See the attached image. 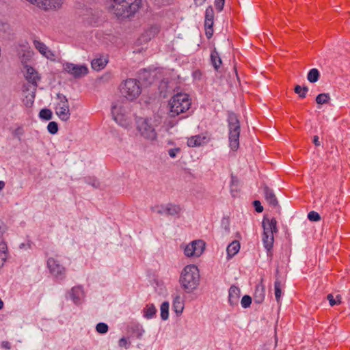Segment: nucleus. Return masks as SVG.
I'll return each mask as SVG.
<instances>
[{"label": "nucleus", "instance_id": "f257e3e1", "mask_svg": "<svg viewBox=\"0 0 350 350\" xmlns=\"http://www.w3.org/2000/svg\"><path fill=\"white\" fill-rule=\"evenodd\" d=\"M142 0H113L111 10L118 18L133 16L142 7Z\"/></svg>", "mask_w": 350, "mask_h": 350}, {"label": "nucleus", "instance_id": "f03ea898", "mask_svg": "<svg viewBox=\"0 0 350 350\" xmlns=\"http://www.w3.org/2000/svg\"><path fill=\"white\" fill-rule=\"evenodd\" d=\"M111 114L113 119L122 127H131L133 119L127 103H124L120 100L114 102L111 106Z\"/></svg>", "mask_w": 350, "mask_h": 350}, {"label": "nucleus", "instance_id": "7ed1b4c3", "mask_svg": "<svg viewBox=\"0 0 350 350\" xmlns=\"http://www.w3.org/2000/svg\"><path fill=\"white\" fill-rule=\"evenodd\" d=\"M180 284L187 292L191 293L199 285L200 273L198 267L193 265H187L181 272Z\"/></svg>", "mask_w": 350, "mask_h": 350}, {"label": "nucleus", "instance_id": "20e7f679", "mask_svg": "<svg viewBox=\"0 0 350 350\" xmlns=\"http://www.w3.org/2000/svg\"><path fill=\"white\" fill-rule=\"evenodd\" d=\"M191 105V102L188 94L178 93L174 95L169 102L170 116L174 117L186 112L190 108Z\"/></svg>", "mask_w": 350, "mask_h": 350}, {"label": "nucleus", "instance_id": "39448f33", "mask_svg": "<svg viewBox=\"0 0 350 350\" xmlns=\"http://www.w3.org/2000/svg\"><path fill=\"white\" fill-rule=\"evenodd\" d=\"M262 226L263 228V234L262 237L263 245L266 250L269 252L273 245V234L278 232L277 221L273 217L271 219L264 217Z\"/></svg>", "mask_w": 350, "mask_h": 350}, {"label": "nucleus", "instance_id": "423d86ee", "mask_svg": "<svg viewBox=\"0 0 350 350\" xmlns=\"http://www.w3.org/2000/svg\"><path fill=\"white\" fill-rule=\"evenodd\" d=\"M229 130V146L232 150H237L239 147V136L241 132L240 122L237 116L230 112L228 117Z\"/></svg>", "mask_w": 350, "mask_h": 350}, {"label": "nucleus", "instance_id": "0eeeda50", "mask_svg": "<svg viewBox=\"0 0 350 350\" xmlns=\"http://www.w3.org/2000/svg\"><path fill=\"white\" fill-rule=\"evenodd\" d=\"M120 92L129 100L136 99L142 92L139 81L135 79L125 80L120 85Z\"/></svg>", "mask_w": 350, "mask_h": 350}, {"label": "nucleus", "instance_id": "6e6552de", "mask_svg": "<svg viewBox=\"0 0 350 350\" xmlns=\"http://www.w3.org/2000/svg\"><path fill=\"white\" fill-rule=\"evenodd\" d=\"M136 130L139 135L147 140L153 141L157 139V132L152 124L151 119L144 118H136Z\"/></svg>", "mask_w": 350, "mask_h": 350}, {"label": "nucleus", "instance_id": "1a4fd4ad", "mask_svg": "<svg viewBox=\"0 0 350 350\" xmlns=\"http://www.w3.org/2000/svg\"><path fill=\"white\" fill-rule=\"evenodd\" d=\"M57 97L59 101L55 107V113L62 121H67L70 117L68 100L62 94H57Z\"/></svg>", "mask_w": 350, "mask_h": 350}, {"label": "nucleus", "instance_id": "9d476101", "mask_svg": "<svg viewBox=\"0 0 350 350\" xmlns=\"http://www.w3.org/2000/svg\"><path fill=\"white\" fill-rule=\"evenodd\" d=\"M64 70L78 79L85 76L88 73V68L85 65H78L66 62L63 64Z\"/></svg>", "mask_w": 350, "mask_h": 350}, {"label": "nucleus", "instance_id": "9b49d317", "mask_svg": "<svg viewBox=\"0 0 350 350\" xmlns=\"http://www.w3.org/2000/svg\"><path fill=\"white\" fill-rule=\"evenodd\" d=\"M47 267L50 273L57 280H62L66 277V269L58 260L53 258L47 260Z\"/></svg>", "mask_w": 350, "mask_h": 350}, {"label": "nucleus", "instance_id": "f8f14e48", "mask_svg": "<svg viewBox=\"0 0 350 350\" xmlns=\"http://www.w3.org/2000/svg\"><path fill=\"white\" fill-rule=\"evenodd\" d=\"M205 243L202 240H196L184 249L185 255L188 257H199L204 252Z\"/></svg>", "mask_w": 350, "mask_h": 350}, {"label": "nucleus", "instance_id": "ddd939ff", "mask_svg": "<svg viewBox=\"0 0 350 350\" xmlns=\"http://www.w3.org/2000/svg\"><path fill=\"white\" fill-rule=\"evenodd\" d=\"M214 24V10L211 6L206 8L205 12L204 27L206 36L208 38H211L213 33V26Z\"/></svg>", "mask_w": 350, "mask_h": 350}, {"label": "nucleus", "instance_id": "4468645a", "mask_svg": "<svg viewBox=\"0 0 350 350\" xmlns=\"http://www.w3.org/2000/svg\"><path fill=\"white\" fill-rule=\"evenodd\" d=\"M63 3V0H33V4L44 10L59 8Z\"/></svg>", "mask_w": 350, "mask_h": 350}, {"label": "nucleus", "instance_id": "2eb2a0df", "mask_svg": "<svg viewBox=\"0 0 350 350\" xmlns=\"http://www.w3.org/2000/svg\"><path fill=\"white\" fill-rule=\"evenodd\" d=\"M241 291L239 288L232 285L228 292V302L232 306H237L239 301Z\"/></svg>", "mask_w": 350, "mask_h": 350}, {"label": "nucleus", "instance_id": "dca6fc26", "mask_svg": "<svg viewBox=\"0 0 350 350\" xmlns=\"http://www.w3.org/2000/svg\"><path fill=\"white\" fill-rule=\"evenodd\" d=\"M25 69L26 70L25 76L26 79L29 83L33 85L34 87H36L37 83L40 79L38 75V73L31 66H26Z\"/></svg>", "mask_w": 350, "mask_h": 350}, {"label": "nucleus", "instance_id": "f3484780", "mask_svg": "<svg viewBox=\"0 0 350 350\" xmlns=\"http://www.w3.org/2000/svg\"><path fill=\"white\" fill-rule=\"evenodd\" d=\"M33 46L43 56L46 57V58L50 59L54 57V54L52 53V51L49 50L48 47L40 40H34Z\"/></svg>", "mask_w": 350, "mask_h": 350}, {"label": "nucleus", "instance_id": "a211bd4d", "mask_svg": "<svg viewBox=\"0 0 350 350\" xmlns=\"http://www.w3.org/2000/svg\"><path fill=\"white\" fill-rule=\"evenodd\" d=\"M263 190L267 203L273 207H277L278 206V201L273 190L266 185L264 187Z\"/></svg>", "mask_w": 350, "mask_h": 350}, {"label": "nucleus", "instance_id": "6ab92c4d", "mask_svg": "<svg viewBox=\"0 0 350 350\" xmlns=\"http://www.w3.org/2000/svg\"><path fill=\"white\" fill-rule=\"evenodd\" d=\"M70 297L75 304H80L81 300L83 297V292L81 287L79 286L73 287L71 289Z\"/></svg>", "mask_w": 350, "mask_h": 350}, {"label": "nucleus", "instance_id": "aec40b11", "mask_svg": "<svg viewBox=\"0 0 350 350\" xmlns=\"http://www.w3.org/2000/svg\"><path fill=\"white\" fill-rule=\"evenodd\" d=\"M265 286L262 284V280H261V282L260 284L256 286L255 293H254V301L258 304H261L265 297Z\"/></svg>", "mask_w": 350, "mask_h": 350}, {"label": "nucleus", "instance_id": "412c9836", "mask_svg": "<svg viewBox=\"0 0 350 350\" xmlns=\"http://www.w3.org/2000/svg\"><path fill=\"white\" fill-rule=\"evenodd\" d=\"M182 208L179 205L172 203L167 204L165 206V215L170 216L178 215Z\"/></svg>", "mask_w": 350, "mask_h": 350}, {"label": "nucleus", "instance_id": "4be33fe9", "mask_svg": "<svg viewBox=\"0 0 350 350\" xmlns=\"http://www.w3.org/2000/svg\"><path fill=\"white\" fill-rule=\"evenodd\" d=\"M240 250V243L238 241H234L228 245L226 249L228 258H232L237 254Z\"/></svg>", "mask_w": 350, "mask_h": 350}, {"label": "nucleus", "instance_id": "5701e85b", "mask_svg": "<svg viewBox=\"0 0 350 350\" xmlns=\"http://www.w3.org/2000/svg\"><path fill=\"white\" fill-rule=\"evenodd\" d=\"M211 60L213 66H214L216 70H218L220 65L221 64V59L219 57L218 52L215 49L212 51L211 54Z\"/></svg>", "mask_w": 350, "mask_h": 350}, {"label": "nucleus", "instance_id": "b1692460", "mask_svg": "<svg viewBox=\"0 0 350 350\" xmlns=\"http://www.w3.org/2000/svg\"><path fill=\"white\" fill-rule=\"evenodd\" d=\"M157 312V309L152 304H147L144 309V317L146 319L152 318Z\"/></svg>", "mask_w": 350, "mask_h": 350}, {"label": "nucleus", "instance_id": "393cba45", "mask_svg": "<svg viewBox=\"0 0 350 350\" xmlns=\"http://www.w3.org/2000/svg\"><path fill=\"white\" fill-rule=\"evenodd\" d=\"M173 306L176 314H179L183 312L184 308L183 303L181 297L179 295H177L174 297L173 301Z\"/></svg>", "mask_w": 350, "mask_h": 350}, {"label": "nucleus", "instance_id": "a878e982", "mask_svg": "<svg viewBox=\"0 0 350 350\" xmlns=\"http://www.w3.org/2000/svg\"><path fill=\"white\" fill-rule=\"evenodd\" d=\"M107 64V61L102 58L94 59L92 62V67L94 70H100L103 69Z\"/></svg>", "mask_w": 350, "mask_h": 350}, {"label": "nucleus", "instance_id": "bb28decb", "mask_svg": "<svg viewBox=\"0 0 350 350\" xmlns=\"http://www.w3.org/2000/svg\"><path fill=\"white\" fill-rule=\"evenodd\" d=\"M320 77L319 71L317 68L310 70L308 73L307 79L310 83L317 82Z\"/></svg>", "mask_w": 350, "mask_h": 350}, {"label": "nucleus", "instance_id": "cd10ccee", "mask_svg": "<svg viewBox=\"0 0 350 350\" xmlns=\"http://www.w3.org/2000/svg\"><path fill=\"white\" fill-rule=\"evenodd\" d=\"M7 245L5 243H0V268L3 265L7 258Z\"/></svg>", "mask_w": 350, "mask_h": 350}, {"label": "nucleus", "instance_id": "c85d7f7f", "mask_svg": "<svg viewBox=\"0 0 350 350\" xmlns=\"http://www.w3.org/2000/svg\"><path fill=\"white\" fill-rule=\"evenodd\" d=\"M282 282L280 280L276 279L274 283L275 297L278 303H280L282 295Z\"/></svg>", "mask_w": 350, "mask_h": 350}, {"label": "nucleus", "instance_id": "c756f323", "mask_svg": "<svg viewBox=\"0 0 350 350\" xmlns=\"http://www.w3.org/2000/svg\"><path fill=\"white\" fill-rule=\"evenodd\" d=\"M330 100L329 94L327 93H321L319 94L316 97V102L319 105H323L328 103Z\"/></svg>", "mask_w": 350, "mask_h": 350}, {"label": "nucleus", "instance_id": "7c9ffc66", "mask_svg": "<svg viewBox=\"0 0 350 350\" xmlns=\"http://www.w3.org/2000/svg\"><path fill=\"white\" fill-rule=\"evenodd\" d=\"M169 316V303L164 301L161 306V317L163 320H167Z\"/></svg>", "mask_w": 350, "mask_h": 350}, {"label": "nucleus", "instance_id": "2f4dec72", "mask_svg": "<svg viewBox=\"0 0 350 350\" xmlns=\"http://www.w3.org/2000/svg\"><path fill=\"white\" fill-rule=\"evenodd\" d=\"M202 138L200 136H193L189 138L187 141V144L189 146L194 147L198 146L202 144Z\"/></svg>", "mask_w": 350, "mask_h": 350}, {"label": "nucleus", "instance_id": "473e14b6", "mask_svg": "<svg viewBox=\"0 0 350 350\" xmlns=\"http://www.w3.org/2000/svg\"><path fill=\"white\" fill-rule=\"evenodd\" d=\"M294 91L296 94H299V96L304 98L306 96V93L308 91L307 86H300L299 85H295Z\"/></svg>", "mask_w": 350, "mask_h": 350}, {"label": "nucleus", "instance_id": "72a5a7b5", "mask_svg": "<svg viewBox=\"0 0 350 350\" xmlns=\"http://www.w3.org/2000/svg\"><path fill=\"white\" fill-rule=\"evenodd\" d=\"M40 117L42 119L49 120L52 118V111L49 109H43L40 111Z\"/></svg>", "mask_w": 350, "mask_h": 350}, {"label": "nucleus", "instance_id": "f704fd0d", "mask_svg": "<svg viewBox=\"0 0 350 350\" xmlns=\"http://www.w3.org/2000/svg\"><path fill=\"white\" fill-rule=\"evenodd\" d=\"M96 329L99 334H105L108 331V325L105 323H99L96 325Z\"/></svg>", "mask_w": 350, "mask_h": 350}, {"label": "nucleus", "instance_id": "c9c22d12", "mask_svg": "<svg viewBox=\"0 0 350 350\" xmlns=\"http://www.w3.org/2000/svg\"><path fill=\"white\" fill-rule=\"evenodd\" d=\"M327 299H328L329 302V304L333 306L336 304H339L340 303V299H341V297L340 295H337L336 296V300L334 298V296L332 295V294H329L327 295Z\"/></svg>", "mask_w": 350, "mask_h": 350}, {"label": "nucleus", "instance_id": "e433bc0d", "mask_svg": "<svg viewBox=\"0 0 350 350\" xmlns=\"http://www.w3.org/2000/svg\"><path fill=\"white\" fill-rule=\"evenodd\" d=\"M251 303L252 298L249 295H244L241 301V306L244 308H248L251 305Z\"/></svg>", "mask_w": 350, "mask_h": 350}, {"label": "nucleus", "instance_id": "4c0bfd02", "mask_svg": "<svg viewBox=\"0 0 350 350\" xmlns=\"http://www.w3.org/2000/svg\"><path fill=\"white\" fill-rule=\"evenodd\" d=\"M49 132L51 134H55L58 131V125L55 122H50L47 126Z\"/></svg>", "mask_w": 350, "mask_h": 350}, {"label": "nucleus", "instance_id": "58836bf2", "mask_svg": "<svg viewBox=\"0 0 350 350\" xmlns=\"http://www.w3.org/2000/svg\"><path fill=\"white\" fill-rule=\"evenodd\" d=\"M308 218L310 221H318L321 219V216L317 212L310 211L308 214Z\"/></svg>", "mask_w": 350, "mask_h": 350}, {"label": "nucleus", "instance_id": "ea45409f", "mask_svg": "<svg viewBox=\"0 0 350 350\" xmlns=\"http://www.w3.org/2000/svg\"><path fill=\"white\" fill-rule=\"evenodd\" d=\"M131 345L130 342H128L127 338L123 337L119 340V346L120 347H124L125 349H128Z\"/></svg>", "mask_w": 350, "mask_h": 350}, {"label": "nucleus", "instance_id": "a19ab883", "mask_svg": "<svg viewBox=\"0 0 350 350\" xmlns=\"http://www.w3.org/2000/svg\"><path fill=\"white\" fill-rule=\"evenodd\" d=\"M180 152V148H171L168 150V154L171 158H175L178 153Z\"/></svg>", "mask_w": 350, "mask_h": 350}, {"label": "nucleus", "instance_id": "79ce46f5", "mask_svg": "<svg viewBox=\"0 0 350 350\" xmlns=\"http://www.w3.org/2000/svg\"><path fill=\"white\" fill-rule=\"evenodd\" d=\"M225 0H215V5L218 11H221L224 8Z\"/></svg>", "mask_w": 350, "mask_h": 350}, {"label": "nucleus", "instance_id": "37998d69", "mask_svg": "<svg viewBox=\"0 0 350 350\" xmlns=\"http://www.w3.org/2000/svg\"><path fill=\"white\" fill-rule=\"evenodd\" d=\"M254 206L255 207V210L258 213H261L263 211V206L261 205V203L258 200H255L253 202Z\"/></svg>", "mask_w": 350, "mask_h": 350}, {"label": "nucleus", "instance_id": "c03bdc74", "mask_svg": "<svg viewBox=\"0 0 350 350\" xmlns=\"http://www.w3.org/2000/svg\"><path fill=\"white\" fill-rule=\"evenodd\" d=\"M165 205L156 206L154 208H152V209L154 211L157 212L158 214H160V215L165 214Z\"/></svg>", "mask_w": 350, "mask_h": 350}, {"label": "nucleus", "instance_id": "a18cd8bd", "mask_svg": "<svg viewBox=\"0 0 350 350\" xmlns=\"http://www.w3.org/2000/svg\"><path fill=\"white\" fill-rule=\"evenodd\" d=\"M131 329H132L133 330H136V332H137L136 336L137 338H139L142 336V333L141 330L139 329L138 325H135V326L131 327Z\"/></svg>", "mask_w": 350, "mask_h": 350}, {"label": "nucleus", "instance_id": "49530a36", "mask_svg": "<svg viewBox=\"0 0 350 350\" xmlns=\"http://www.w3.org/2000/svg\"><path fill=\"white\" fill-rule=\"evenodd\" d=\"M34 97H35L34 94H31L30 95V98L29 99H27V103H25V105L27 106H31L33 103Z\"/></svg>", "mask_w": 350, "mask_h": 350}, {"label": "nucleus", "instance_id": "de8ad7c7", "mask_svg": "<svg viewBox=\"0 0 350 350\" xmlns=\"http://www.w3.org/2000/svg\"><path fill=\"white\" fill-rule=\"evenodd\" d=\"M1 347L8 350L11 349V345L8 341H3L1 343Z\"/></svg>", "mask_w": 350, "mask_h": 350}, {"label": "nucleus", "instance_id": "09e8293b", "mask_svg": "<svg viewBox=\"0 0 350 350\" xmlns=\"http://www.w3.org/2000/svg\"><path fill=\"white\" fill-rule=\"evenodd\" d=\"M24 133L23 128L18 127L14 131V134L16 135H21Z\"/></svg>", "mask_w": 350, "mask_h": 350}, {"label": "nucleus", "instance_id": "8fccbe9b", "mask_svg": "<svg viewBox=\"0 0 350 350\" xmlns=\"http://www.w3.org/2000/svg\"><path fill=\"white\" fill-rule=\"evenodd\" d=\"M313 143L316 146H319L321 145L320 142L319 140V137L317 135L314 136Z\"/></svg>", "mask_w": 350, "mask_h": 350}, {"label": "nucleus", "instance_id": "3c124183", "mask_svg": "<svg viewBox=\"0 0 350 350\" xmlns=\"http://www.w3.org/2000/svg\"><path fill=\"white\" fill-rule=\"evenodd\" d=\"M5 230V226L3 223L0 220V236L3 234Z\"/></svg>", "mask_w": 350, "mask_h": 350}, {"label": "nucleus", "instance_id": "603ef678", "mask_svg": "<svg viewBox=\"0 0 350 350\" xmlns=\"http://www.w3.org/2000/svg\"><path fill=\"white\" fill-rule=\"evenodd\" d=\"M232 186L235 185H238V180L237 178H235L234 176H232Z\"/></svg>", "mask_w": 350, "mask_h": 350}, {"label": "nucleus", "instance_id": "864d4df0", "mask_svg": "<svg viewBox=\"0 0 350 350\" xmlns=\"http://www.w3.org/2000/svg\"><path fill=\"white\" fill-rule=\"evenodd\" d=\"M194 1L197 5H201L206 1V0H194Z\"/></svg>", "mask_w": 350, "mask_h": 350}, {"label": "nucleus", "instance_id": "5fc2aeb1", "mask_svg": "<svg viewBox=\"0 0 350 350\" xmlns=\"http://www.w3.org/2000/svg\"><path fill=\"white\" fill-rule=\"evenodd\" d=\"M5 187V183L3 181H0V190L3 189Z\"/></svg>", "mask_w": 350, "mask_h": 350}, {"label": "nucleus", "instance_id": "6e6d98bb", "mask_svg": "<svg viewBox=\"0 0 350 350\" xmlns=\"http://www.w3.org/2000/svg\"><path fill=\"white\" fill-rule=\"evenodd\" d=\"M3 306V301L0 299V309H1Z\"/></svg>", "mask_w": 350, "mask_h": 350}, {"label": "nucleus", "instance_id": "4d7b16f0", "mask_svg": "<svg viewBox=\"0 0 350 350\" xmlns=\"http://www.w3.org/2000/svg\"><path fill=\"white\" fill-rule=\"evenodd\" d=\"M144 75H145L146 77V76H148H148H150V72H147V71H146V70L144 72Z\"/></svg>", "mask_w": 350, "mask_h": 350}, {"label": "nucleus", "instance_id": "13d9d810", "mask_svg": "<svg viewBox=\"0 0 350 350\" xmlns=\"http://www.w3.org/2000/svg\"><path fill=\"white\" fill-rule=\"evenodd\" d=\"M258 350H268V349L265 347H262L261 349H260Z\"/></svg>", "mask_w": 350, "mask_h": 350}]
</instances>
